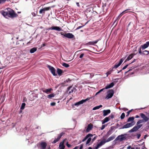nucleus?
I'll use <instances>...</instances> for the list:
<instances>
[{"instance_id":"obj_1","label":"nucleus","mask_w":149,"mask_h":149,"mask_svg":"<svg viewBox=\"0 0 149 149\" xmlns=\"http://www.w3.org/2000/svg\"><path fill=\"white\" fill-rule=\"evenodd\" d=\"M125 59V58H123L121 59L119 61V62L118 63H116L115 65L112 67V69L109 70L106 72V74H107V77L108 76V75L110 74L112 72L113 70V69L114 68H118L119 66L121 63H122L124 60Z\"/></svg>"},{"instance_id":"obj_2","label":"nucleus","mask_w":149,"mask_h":149,"mask_svg":"<svg viewBox=\"0 0 149 149\" xmlns=\"http://www.w3.org/2000/svg\"><path fill=\"white\" fill-rule=\"evenodd\" d=\"M8 17L11 18L17 17L18 15L17 14L15 13L14 11L12 9L8 8Z\"/></svg>"},{"instance_id":"obj_3","label":"nucleus","mask_w":149,"mask_h":149,"mask_svg":"<svg viewBox=\"0 0 149 149\" xmlns=\"http://www.w3.org/2000/svg\"><path fill=\"white\" fill-rule=\"evenodd\" d=\"M61 35L63 36L64 37L69 39L73 38L74 37V36L72 33H63V32L59 33Z\"/></svg>"},{"instance_id":"obj_4","label":"nucleus","mask_w":149,"mask_h":149,"mask_svg":"<svg viewBox=\"0 0 149 149\" xmlns=\"http://www.w3.org/2000/svg\"><path fill=\"white\" fill-rule=\"evenodd\" d=\"M107 93V95L105 97L106 99H108L112 97L114 94V91L112 89L109 90L108 91Z\"/></svg>"},{"instance_id":"obj_5","label":"nucleus","mask_w":149,"mask_h":149,"mask_svg":"<svg viewBox=\"0 0 149 149\" xmlns=\"http://www.w3.org/2000/svg\"><path fill=\"white\" fill-rule=\"evenodd\" d=\"M47 67L54 76H56L57 75V74L55 73L56 70L54 67L49 65H47Z\"/></svg>"},{"instance_id":"obj_6","label":"nucleus","mask_w":149,"mask_h":149,"mask_svg":"<svg viewBox=\"0 0 149 149\" xmlns=\"http://www.w3.org/2000/svg\"><path fill=\"white\" fill-rule=\"evenodd\" d=\"M91 98V97H88L85 100H82L78 102H77L75 103L74 104L75 106H78L80 104H83L84 103L86 102L88 100H89Z\"/></svg>"},{"instance_id":"obj_7","label":"nucleus","mask_w":149,"mask_h":149,"mask_svg":"<svg viewBox=\"0 0 149 149\" xmlns=\"http://www.w3.org/2000/svg\"><path fill=\"white\" fill-rule=\"evenodd\" d=\"M142 125V124H140L139 125L135 126L133 128L129 130V132H133L136 131L140 128Z\"/></svg>"},{"instance_id":"obj_8","label":"nucleus","mask_w":149,"mask_h":149,"mask_svg":"<svg viewBox=\"0 0 149 149\" xmlns=\"http://www.w3.org/2000/svg\"><path fill=\"white\" fill-rule=\"evenodd\" d=\"M134 123H135L134 121L130 123H127L126 125H124L122 128H120V129H124L129 128L134 125Z\"/></svg>"},{"instance_id":"obj_9","label":"nucleus","mask_w":149,"mask_h":149,"mask_svg":"<svg viewBox=\"0 0 149 149\" xmlns=\"http://www.w3.org/2000/svg\"><path fill=\"white\" fill-rule=\"evenodd\" d=\"M48 30H55L58 31H62V29L60 27L57 26H52L48 29Z\"/></svg>"},{"instance_id":"obj_10","label":"nucleus","mask_w":149,"mask_h":149,"mask_svg":"<svg viewBox=\"0 0 149 149\" xmlns=\"http://www.w3.org/2000/svg\"><path fill=\"white\" fill-rule=\"evenodd\" d=\"M140 116L141 118L143 119V120L145 122L148 121L149 120V118L146 116L143 113H141L140 114Z\"/></svg>"},{"instance_id":"obj_11","label":"nucleus","mask_w":149,"mask_h":149,"mask_svg":"<svg viewBox=\"0 0 149 149\" xmlns=\"http://www.w3.org/2000/svg\"><path fill=\"white\" fill-rule=\"evenodd\" d=\"M8 8L4 10H2L0 11V13L5 17H7L8 16Z\"/></svg>"},{"instance_id":"obj_12","label":"nucleus","mask_w":149,"mask_h":149,"mask_svg":"<svg viewBox=\"0 0 149 149\" xmlns=\"http://www.w3.org/2000/svg\"><path fill=\"white\" fill-rule=\"evenodd\" d=\"M106 142L105 139L103 140L97 144L96 146L95 147V149H97L100 146L104 145Z\"/></svg>"},{"instance_id":"obj_13","label":"nucleus","mask_w":149,"mask_h":149,"mask_svg":"<svg viewBox=\"0 0 149 149\" xmlns=\"http://www.w3.org/2000/svg\"><path fill=\"white\" fill-rule=\"evenodd\" d=\"M126 139L125 136L123 135H121L118 136L116 139L117 140H119L120 141L124 140Z\"/></svg>"},{"instance_id":"obj_14","label":"nucleus","mask_w":149,"mask_h":149,"mask_svg":"<svg viewBox=\"0 0 149 149\" xmlns=\"http://www.w3.org/2000/svg\"><path fill=\"white\" fill-rule=\"evenodd\" d=\"M40 146L41 149H45L47 146V144L45 142H42L40 143Z\"/></svg>"},{"instance_id":"obj_15","label":"nucleus","mask_w":149,"mask_h":149,"mask_svg":"<svg viewBox=\"0 0 149 149\" xmlns=\"http://www.w3.org/2000/svg\"><path fill=\"white\" fill-rule=\"evenodd\" d=\"M103 116H105L111 113V110L110 109L104 110L103 111Z\"/></svg>"},{"instance_id":"obj_16","label":"nucleus","mask_w":149,"mask_h":149,"mask_svg":"<svg viewBox=\"0 0 149 149\" xmlns=\"http://www.w3.org/2000/svg\"><path fill=\"white\" fill-rule=\"evenodd\" d=\"M93 127V125L92 124L90 123L88 125L86 129V132H89L92 129Z\"/></svg>"},{"instance_id":"obj_17","label":"nucleus","mask_w":149,"mask_h":149,"mask_svg":"<svg viewBox=\"0 0 149 149\" xmlns=\"http://www.w3.org/2000/svg\"><path fill=\"white\" fill-rule=\"evenodd\" d=\"M137 53H136V54H131L130 55L128 56L127 57V59L125 60V62H126L127 61H128L131 60L133 57L134 55H136L137 54Z\"/></svg>"},{"instance_id":"obj_18","label":"nucleus","mask_w":149,"mask_h":149,"mask_svg":"<svg viewBox=\"0 0 149 149\" xmlns=\"http://www.w3.org/2000/svg\"><path fill=\"white\" fill-rule=\"evenodd\" d=\"M52 91H53V89L52 88L45 89L44 90H43V92L47 94H49Z\"/></svg>"},{"instance_id":"obj_19","label":"nucleus","mask_w":149,"mask_h":149,"mask_svg":"<svg viewBox=\"0 0 149 149\" xmlns=\"http://www.w3.org/2000/svg\"><path fill=\"white\" fill-rule=\"evenodd\" d=\"M99 41V40H98L95 41L89 42L87 43L86 44V45H93L95 44H96Z\"/></svg>"},{"instance_id":"obj_20","label":"nucleus","mask_w":149,"mask_h":149,"mask_svg":"<svg viewBox=\"0 0 149 149\" xmlns=\"http://www.w3.org/2000/svg\"><path fill=\"white\" fill-rule=\"evenodd\" d=\"M114 85L113 82L110 83L109 84L107 85L105 87V89H107L113 87Z\"/></svg>"},{"instance_id":"obj_21","label":"nucleus","mask_w":149,"mask_h":149,"mask_svg":"<svg viewBox=\"0 0 149 149\" xmlns=\"http://www.w3.org/2000/svg\"><path fill=\"white\" fill-rule=\"evenodd\" d=\"M115 137V136H112L109 137L107 140L105 141L106 142H108L111 140H113Z\"/></svg>"},{"instance_id":"obj_22","label":"nucleus","mask_w":149,"mask_h":149,"mask_svg":"<svg viewBox=\"0 0 149 149\" xmlns=\"http://www.w3.org/2000/svg\"><path fill=\"white\" fill-rule=\"evenodd\" d=\"M59 148L60 149H64L65 148V146L64 144V142H61L59 144Z\"/></svg>"},{"instance_id":"obj_23","label":"nucleus","mask_w":149,"mask_h":149,"mask_svg":"<svg viewBox=\"0 0 149 149\" xmlns=\"http://www.w3.org/2000/svg\"><path fill=\"white\" fill-rule=\"evenodd\" d=\"M63 72V71L62 70L58 68L57 69V72L59 76L61 75Z\"/></svg>"},{"instance_id":"obj_24","label":"nucleus","mask_w":149,"mask_h":149,"mask_svg":"<svg viewBox=\"0 0 149 149\" xmlns=\"http://www.w3.org/2000/svg\"><path fill=\"white\" fill-rule=\"evenodd\" d=\"M110 120L108 117H106L103 120L102 122V124H104L105 123L108 122Z\"/></svg>"},{"instance_id":"obj_25","label":"nucleus","mask_w":149,"mask_h":149,"mask_svg":"<svg viewBox=\"0 0 149 149\" xmlns=\"http://www.w3.org/2000/svg\"><path fill=\"white\" fill-rule=\"evenodd\" d=\"M37 50V48L36 47H33L32 49H31L30 50V52L31 53H34Z\"/></svg>"},{"instance_id":"obj_26","label":"nucleus","mask_w":149,"mask_h":149,"mask_svg":"<svg viewBox=\"0 0 149 149\" xmlns=\"http://www.w3.org/2000/svg\"><path fill=\"white\" fill-rule=\"evenodd\" d=\"M140 47L141 48H142V50H143L148 47L146 43L143 45H141Z\"/></svg>"},{"instance_id":"obj_27","label":"nucleus","mask_w":149,"mask_h":149,"mask_svg":"<svg viewBox=\"0 0 149 149\" xmlns=\"http://www.w3.org/2000/svg\"><path fill=\"white\" fill-rule=\"evenodd\" d=\"M102 107V105L100 104L99 106H97L94 107L93 108V110H96L98 109H100V108Z\"/></svg>"},{"instance_id":"obj_28","label":"nucleus","mask_w":149,"mask_h":149,"mask_svg":"<svg viewBox=\"0 0 149 149\" xmlns=\"http://www.w3.org/2000/svg\"><path fill=\"white\" fill-rule=\"evenodd\" d=\"M55 95L54 93L51 94L47 96V97L49 99H51L52 97H54L55 96Z\"/></svg>"},{"instance_id":"obj_29","label":"nucleus","mask_w":149,"mask_h":149,"mask_svg":"<svg viewBox=\"0 0 149 149\" xmlns=\"http://www.w3.org/2000/svg\"><path fill=\"white\" fill-rule=\"evenodd\" d=\"M6 1H10V0H0V4L4 3Z\"/></svg>"},{"instance_id":"obj_30","label":"nucleus","mask_w":149,"mask_h":149,"mask_svg":"<svg viewBox=\"0 0 149 149\" xmlns=\"http://www.w3.org/2000/svg\"><path fill=\"white\" fill-rule=\"evenodd\" d=\"M134 118L133 117H130L128 119L127 122H129L131 121H132V122L134 121Z\"/></svg>"},{"instance_id":"obj_31","label":"nucleus","mask_w":149,"mask_h":149,"mask_svg":"<svg viewBox=\"0 0 149 149\" xmlns=\"http://www.w3.org/2000/svg\"><path fill=\"white\" fill-rule=\"evenodd\" d=\"M144 120H139L137 123H136V125H139V124H140L141 123H142L143 122H144Z\"/></svg>"},{"instance_id":"obj_32","label":"nucleus","mask_w":149,"mask_h":149,"mask_svg":"<svg viewBox=\"0 0 149 149\" xmlns=\"http://www.w3.org/2000/svg\"><path fill=\"white\" fill-rule=\"evenodd\" d=\"M144 120H139L137 123H136V125H139V124H140L141 123H142L143 122H144Z\"/></svg>"},{"instance_id":"obj_33","label":"nucleus","mask_w":149,"mask_h":149,"mask_svg":"<svg viewBox=\"0 0 149 149\" xmlns=\"http://www.w3.org/2000/svg\"><path fill=\"white\" fill-rule=\"evenodd\" d=\"M108 117L110 120L111 119H113L114 118V115L112 113H111Z\"/></svg>"},{"instance_id":"obj_34","label":"nucleus","mask_w":149,"mask_h":149,"mask_svg":"<svg viewBox=\"0 0 149 149\" xmlns=\"http://www.w3.org/2000/svg\"><path fill=\"white\" fill-rule=\"evenodd\" d=\"M26 105V104L24 103H23L22 104L21 107H20V109L22 110H23L24 109L25 106Z\"/></svg>"},{"instance_id":"obj_35","label":"nucleus","mask_w":149,"mask_h":149,"mask_svg":"<svg viewBox=\"0 0 149 149\" xmlns=\"http://www.w3.org/2000/svg\"><path fill=\"white\" fill-rule=\"evenodd\" d=\"M63 134H64V133H63V132H62L60 134H58L57 138L59 140L61 138V137H62V136Z\"/></svg>"},{"instance_id":"obj_36","label":"nucleus","mask_w":149,"mask_h":149,"mask_svg":"<svg viewBox=\"0 0 149 149\" xmlns=\"http://www.w3.org/2000/svg\"><path fill=\"white\" fill-rule=\"evenodd\" d=\"M62 65L66 68H68L70 66V65L68 64L64 63L62 64Z\"/></svg>"},{"instance_id":"obj_37","label":"nucleus","mask_w":149,"mask_h":149,"mask_svg":"<svg viewBox=\"0 0 149 149\" xmlns=\"http://www.w3.org/2000/svg\"><path fill=\"white\" fill-rule=\"evenodd\" d=\"M125 116V113H122L120 116V118L122 120L124 118Z\"/></svg>"},{"instance_id":"obj_38","label":"nucleus","mask_w":149,"mask_h":149,"mask_svg":"<svg viewBox=\"0 0 149 149\" xmlns=\"http://www.w3.org/2000/svg\"><path fill=\"white\" fill-rule=\"evenodd\" d=\"M91 138L90 137V138H88V139L87 140V141H86V145H88L90 143V142H91Z\"/></svg>"},{"instance_id":"obj_39","label":"nucleus","mask_w":149,"mask_h":149,"mask_svg":"<svg viewBox=\"0 0 149 149\" xmlns=\"http://www.w3.org/2000/svg\"><path fill=\"white\" fill-rule=\"evenodd\" d=\"M142 54L148 55V51L145 50L142 52Z\"/></svg>"},{"instance_id":"obj_40","label":"nucleus","mask_w":149,"mask_h":149,"mask_svg":"<svg viewBox=\"0 0 149 149\" xmlns=\"http://www.w3.org/2000/svg\"><path fill=\"white\" fill-rule=\"evenodd\" d=\"M50 8H51L50 7H45L43 8L44 10V11H48L50 9Z\"/></svg>"},{"instance_id":"obj_41","label":"nucleus","mask_w":149,"mask_h":149,"mask_svg":"<svg viewBox=\"0 0 149 149\" xmlns=\"http://www.w3.org/2000/svg\"><path fill=\"white\" fill-rule=\"evenodd\" d=\"M45 13L44 10L43 8L41 9L39 11V13L40 14H42V13Z\"/></svg>"},{"instance_id":"obj_42","label":"nucleus","mask_w":149,"mask_h":149,"mask_svg":"<svg viewBox=\"0 0 149 149\" xmlns=\"http://www.w3.org/2000/svg\"><path fill=\"white\" fill-rule=\"evenodd\" d=\"M111 134V130H109L107 133V136H109Z\"/></svg>"},{"instance_id":"obj_43","label":"nucleus","mask_w":149,"mask_h":149,"mask_svg":"<svg viewBox=\"0 0 149 149\" xmlns=\"http://www.w3.org/2000/svg\"><path fill=\"white\" fill-rule=\"evenodd\" d=\"M59 140L57 138L56 139L54 140L52 142V143H55L59 141Z\"/></svg>"},{"instance_id":"obj_44","label":"nucleus","mask_w":149,"mask_h":149,"mask_svg":"<svg viewBox=\"0 0 149 149\" xmlns=\"http://www.w3.org/2000/svg\"><path fill=\"white\" fill-rule=\"evenodd\" d=\"M133 110V109H132L128 111H127V115H126V117H128L129 116L130 113Z\"/></svg>"},{"instance_id":"obj_45","label":"nucleus","mask_w":149,"mask_h":149,"mask_svg":"<svg viewBox=\"0 0 149 149\" xmlns=\"http://www.w3.org/2000/svg\"><path fill=\"white\" fill-rule=\"evenodd\" d=\"M93 136V135L91 134H88L86 135L87 138H88L90 137H92Z\"/></svg>"},{"instance_id":"obj_46","label":"nucleus","mask_w":149,"mask_h":149,"mask_svg":"<svg viewBox=\"0 0 149 149\" xmlns=\"http://www.w3.org/2000/svg\"><path fill=\"white\" fill-rule=\"evenodd\" d=\"M130 10V9H127L123 11L121 13H122V14H124L127 12H126V11H127V10Z\"/></svg>"},{"instance_id":"obj_47","label":"nucleus","mask_w":149,"mask_h":149,"mask_svg":"<svg viewBox=\"0 0 149 149\" xmlns=\"http://www.w3.org/2000/svg\"><path fill=\"white\" fill-rule=\"evenodd\" d=\"M141 48H141V47H140L138 49L139 53L140 54H142V52H141Z\"/></svg>"},{"instance_id":"obj_48","label":"nucleus","mask_w":149,"mask_h":149,"mask_svg":"<svg viewBox=\"0 0 149 149\" xmlns=\"http://www.w3.org/2000/svg\"><path fill=\"white\" fill-rule=\"evenodd\" d=\"M88 22H87L84 25H83V26H79V27H77L76 30H78V29H79L81 28L82 27L84 26V25H85L87 23H88Z\"/></svg>"},{"instance_id":"obj_49","label":"nucleus","mask_w":149,"mask_h":149,"mask_svg":"<svg viewBox=\"0 0 149 149\" xmlns=\"http://www.w3.org/2000/svg\"><path fill=\"white\" fill-rule=\"evenodd\" d=\"M56 104V103L55 102H52L50 103V105L52 106H55Z\"/></svg>"},{"instance_id":"obj_50","label":"nucleus","mask_w":149,"mask_h":149,"mask_svg":"<svg viewBox=\"0 0 149 149\" xmlns=\"http://www.w3.org/2000/svg\"><path fill=\"white\" fill-rule=\"evenodd\" d=\"M129 65V64H127V65H125L124 67L122 70H125V69L126 68H127L128 67V66Z\"/></svg>"},{"instance_id":"obj_51","label":"nucleus","mask_w":149,"mask_h":149,"mask_svg":"<svg viewBox=\"0 0 149 149\" xmlns=\"http://www.w3.org/2000/svg\"><path fill=\"white\" fill-rule=\"evenodd\" d=\"M105 125H103L101 127L100 129L101 130H103L105 127Z\"/></svg>"},{"instance_id":"obj_52","label":"nucleus","mask_w":149,"mask_h":149,"mask_svg":"<svg viewBox=\"0 0 149 149\" xmlns=\"http://www.w3.org/2000/svg\"><path fill=\"white\" fill-rule=\"evenodd\" d=\"M84 53L81 54L79 56V58H82L84 56Z\"/></svg>"},{"instance_id":"obj_53","label":"nucleus","mask_w":149,"mask_h":149,"mask_svg":"<svg viewBox=\"0 0 149 149\" xmlns=\"http://www.w3.org/2000/svg\"><path fill=\"white\" fill-rule=\"evenodd\" d=\"M88 138H87V136H86L82 140V142H84Z\"/></svg>"},{"instance_id":"obj_54","label":"nucleus","mask_w":149,"mask_h":149,"mask_svg":"<svg viewBox=\"0 0 149 149\" xmlns=\"http://www.w3.org/2000/svg\"><path fill=\"white\" fill-rule=\"evenodd\" d=\"M76 90V89L75 88H72V89L71 90V92H72L74 91H75Z\"/></svg>"},{"instance_id":"obj_55","label":"nucleus","mask_w":149,"mask_h":149,"mask_svg":"<svg viewBox=\"0 0 149 149\" xmlns=\"http://www.w3.org/2000/svg\"><path fill=\"white\" fill-rule=\"evenodd\" d=\"M83 144H81L80 145V147L79 148V149H82L83 148Z\"/></svg>"},{"instance_id":"obj_56","label":"nucleus","mask_w":149,"mask_h":149,"mask_svg":"<svg viewBox=\"0 0 149 149\" xmlns=\"http://www.w3.org/2000/svg\"><path fill=\"white\" fill-rule=\"evenodd\" d=\"M97 137L96 136H95L94 138L92 139V141L93 142L96 139Z\"/></svg>"},{"instance_id":"obj_57","label":"nucleus","mask_w":149,"mask_h":149,"mask_svg":"<svg viewBox=\"0 0 149 149\" xmlns=\"http://www.w3.org/2000/svg\"><path fill=\"white\" fill-rule=\"evenodd\" d=\"M66 145L67 146V147L68 148H70L71 147V145L70 144H69L68 143H67Z\"/></svg>"},{"instance_id":"obj_58","label":"nucleus","mask_w":149,"mask_h":149,"mask_svg":"<svg viewBox=\"0 0 149 149\" xmlns=\"http://www.w3.org/2000/svg\"><path fill=\"white\" fill-rule=\"evenodd\" d=\"M141 136L140 134H138L137 135V138L138 139H139Z\"/></svg>"},{"instance_id":"obj_59","label":"nucleus","mask_w":149,"mask_h":149,"mask_svg":"<svg viewBox=\"0 0 149 149\" xmlns=\"http://www.w3.org/2000/svg\"><path fill=\"white\" fill-rule=\"evenodd\" d=\"M123 14H122V13H121L119 15L118 17H120Z\"/></svg>"},{"instance_id":"obj_60","label":"nucleus","mask_w":149,"mask_h":149,"mask_svg":"<svg viewBox=\"0 0 149 149\" xmlns=\"http://www.w3.org/2000/svg\"><path fill=\"white\" fill-rule=\"evenodd\" d=\"M76 4H77V5L78 6V7H79L80 6H79V3L78 2H77L76 3Z\"/></svg>"},{"instance_id":"obj_61","label":"nucleus","mask_w":149,"mask_h":149,"mask_svg":"<svg viewBox=\"0 0 149 149\" xmlns=\"http://www.w3.org/2000/svg\"><path fill=\"white\" fill-rule=\"evenodd\" d=\"M146 43H147L148 46H149V41H147L146 42Z\"/></svg>"},{"instance_id":"obj_62","label":"nucleus","mask_w":149,"mask_h":149,"mask_svg":"<svg viewBox=\"0 0 149 149\" xmlns=\"http://www.w3.org/2000/svg\"><path fill=\"white\" fill-rule=\"evenodd\" d=\"M79 148V147L78 146H76L73 149H77L78 148Z\"/></svg>"},{"instance_id":"obj_63","label":"nucleus","mask_w":149,"mask_h":149,"mask_svg":"<svg viewBox=\"0 0 149 149\" xmlns=\"http://www.w3.org/2000/svg\"><path fill=\"white\" fill-rule=\"evenodd\" d=\"M104 89V88L101 89L99 91L100 92V93Z\"/></svg>"},{"instance_id":"obj_64","label":"nucleus","mask_w":149,"mask_h":149,"mask_svg":"<svg viewBox=\"0 0 149 149\" xmlns=\"http://www.w3.org/2000/svg\"><path fill=\"white\" fill-rule=\"evenodd\" d=\"M131 146H129L127 147V149H130V148H131Z\"/></svg>"}]
</instances>
